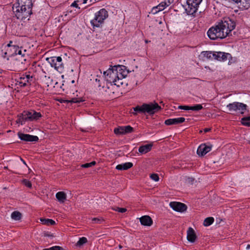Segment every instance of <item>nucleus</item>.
<instances>
[{
  "label": "nucleus",
  "instance_id": "obj_1",
  "mask_svg": "<svg viewBox=\"0 0 250 250\" xmlns=\"http://www.w3.org/2000/svg\"><path fill=\"white\" fill-rule=\"evenodd\" d=\"M236 23L234 20L229 18H226L218 24L210 27L207 34L212 40L217 39H222L231 35V32L235 28Z\"/></svg>",
  "mask_w": 250,
  "mask_h": 250
},
{
  "label": "nucleus",
  "instance_id": "obj_2",
  "mask_svg": "<svg viewBox=\"0 0 250 250\" xmlns=\"http://www.w3.org/2000/svg\"><path fill=\"white\" fill-rule=\"evenodd\" d=\"M42 117V114L41 112H38L34 110L24 111L18 115V118L16 121V123L22 125L27 121L32 122L39 121Z\"/></svg>",
  "mask_w": 250,
  "mask_h": 250
},
{
  "label": "nucleus",
  "instance_id": "obj_3",
  "mask_svg": "<svg viewBox=\"0 0 250 250\" xmlns=\"http://www.w3.org/2000/svg\"><path fill=\"white\" fill-rule=\"evenodd\" d=\"M134 111L146 114L147 113L150 115H153L155 113L161 110V107L156 103H150L149 104H143L142 105H137L133 108Z\"/></svg>",
  "mask_w": 250,
  "mask_h": 250
},
{
  "label": "nucleus",
  "instance_id": "obj_4",
  "mask_svg": "<svg viewBox=\"0 0 250 250\" xmlns=\"http://www.w3.org/2000/svg\"><path fill=\"white\" fill-rule=\"evenodd\" d=\"M122 67H125V66H114L111 69H108L104 72V77L108 83L113 84L117 78H118L119 72H122L123 69Z\"/></svg>",
  "mask_w": 250,
  "mask_h": 250
},
{
  "label": "nucleus",
  "instance_id": "obj_5",
  "mask_svg": "<svg viewBox=\"0 0 250 250\" xmlns=\"http://www.w3.org/2000/svg\"><path fill=\"white\" fill-rule=\"evenodd\" d=\"M108 16L107 11L104 8H102L95 13V17L91 21L90 23L93 28L99 27Z\"/></svg>",
  "mask_w": 250,
  "mask_h": 250
},
{
  "label": "nucleus",
  "instance_id": "obj_6",
  "mask_svg": "<svg viewBox=\"0 0 250 250\" xmlns=\"http://www.w3.org/2000/svg\"><path fill=\"white\" fill-rule=\"evenodd\" d=\"M202 0H187L186 4L183 5L185 12L188 15L194 16Z\"/></svg>",
  "mask_w": 250,
  "mask_h": 250
},
{
  "label": "nucleus",
  "instance_id": "obj_7",
  "mask_svg": "<svg viewBox=\"0 0 250 250\" xmlns=\"http://www.w3.org/2000/svg\"><path fill=\"white\" fill-rule=\"evenodd\" d=\"M16 6L15 4H13L12 7L13 11L15 13L16 17L23 21L25 20H29L31 14L28 12V10L24 9L22 7L19 6L17 7Z\"/></svg>",
  "mask_w": 250,
  "mask_h": 250
},
{
  "label": "nucleus",
  "instance_id": "obj_8",
  "mask_svg": "<svg viewBox=\"0 0 250 250\" xmlns=\"http://www.w3.org/2000/svg\"><path fill=\"white\" fill-rule=\"evenodd\" d=\"M227 107L229 109V111H237L241 110L240 113L243 114L244 111L247 109V105L242 103L233 102L228 104Z\"/></svg>",
  "mask_w": 250,
  "mask_h": 250
},
{
  "label": "nucleus",
  "instance_id": "obj_9",
  "mask_svg": "<svg viewBox=\"0 0 250 250\" xmlns=\"http://www.w3.org/2000/svg\"><path fill=\"white\" fill-rule=\"evenodd\" d=\"M33 80V77L29 75H22L17 80V83H19L21 87H25L27 85L31 84V82Z\"/></svg>",
  "mask_w": 250,
  "mask_h": 250
},
{
  "label": "nucleus",
  "instance_id": "obj_10",
  "mask_svg": "<svg viewBox=\"0 0 250 250\" xmlns=\"http://www.w3.org/2000/svg\"><path fill=\"white\" fill-rule=\"evenodd\" d=\"M212 147V145L202 144L199 146L197 150V154L199 156H204L211 150Z\"/></svg>",
  "mask_w": 250,
  "mask_h": 250
},
{
  "label": "nucleus",
  "instance_id": "obj_11",
  "mask_svg": "<svg viewBox=\"0 0 250 250\" xmlns=\"http://www.w3.org/2000/svg\"><path fill=\"white\" fill-rule=\"evenodd\" d=\"M169 205L174 210L178 212H182L187 209V205L180 202H171Z\"/></svg>",
  "mask_w": 250,
  "mask_h": 250
},
{
  "label": "nucleus",
  "instance_id": "obj_12",
  "mask_svg": "<svg viewBox=\"0 0 250 250\" xmlns=\"http://www.w3.org/2000/svg\"><path fill=\"white\" fill-rule=\"evenodd\" d=\"M18 136L21 140L24 141L37 142L39 140V138L37 136H33L30 134H24L21 132H19L18 133Z\"/></svg>",
  "mask_w": 250,
  "mask_h": 250
},
{
  "label": "nucleus",
  "instance_id": "obj_13",
  "mask_svg": "<svg viewBox=\"0 0 250 250\" xmlns=\"http://www.w3.org/2000/svg\"><path fill=\"white\" fill-rule=\"evenodd\" d=\"M9 51L12 54V57L15 55H18V56L21 55V56H24L26 52V50L23 49L22 47H20L17 45L11 47V48H9Z\"/></svg>",
  "mask_w": 250,
  "mask_h": 250
},
{
  "label": "nucleus",
  "instance_id": "obj_14",
  "mask_svg": "<svg viewBox=\"0 0 250 250\" xmlns=\"http://www.w3.org/2000/svg\"><path fill=\"white\" fill-rule=\"evenodd\" d=\"M230 57L229 53L222 52H213V58L219 61H226Z\"/></svg>",
  "mask_w": 250,
  "mask_h": 250
},
{
  "label": "nucleus",
  "instance_id": "obj_15",
  "mask_svg": "<svg viewBox=\"0 0 250 250\" xmlns=\"http://www.w3.org/2000/svg\"><path fill=\"white\" fill-rule=\"evenodd\" d=\"M128 72H126L125 71L123 70L122 72H119L118 78L116 79V82L113 83V84L116 85L117 87H120L121 85H123L124 83H125V85H127V83H125V81L124 79L126 76V74Z\"/></svg>",
  "mask_w": 250,
  "mask_h": 250
},
{
  "label": "nucleus",
  "instance_id": "obj_16",
  "mask_svg": "<svg viewBox=\"0 0 250 250\" xmlns=\"http://www.w3.org/2000/svg\"><path fill=\"white\" fill-rule=\"evenodd\" d=\"M185 121V118L179 117L177 118L168 119L165 120V124L167 125H177L183 123Z\"/></svg>",
  "mask_w": 250,
  "mask_h": 250
},
{
  "label": "nucleus",
  "instance_id": "obj_17",
  "mask_svg": "<svg viewBox=\"0 0 250 250\" xmlns=\"http://www.w3.org/2000/svg\"><path fill=\"white\" fill-rule=\"evenodd\" d=\"M140 221L142 225L145 226H151L153 224V220L148 215H144L140 218Z\"/></svg>",
  "mask_w": 250,
  "mask_h": 250
},
{
  "label": "nucleus",
  "instance_id": "obj_18",
  "mask_svg": "<svg viewBox=\"0 0 250 250\" xmlns=\"http://www.w3.org/2000/svg\"><path fill=\"white\" fill-rule=\"evenodd\" d=\"M196 238L197 236L194 230L192 228L189 227L187 231L188 240L190 242L193 243L195 241Z\"/></svg>",
  "mask_w": 250,
  "mask_h": 250
},
{
  "label": "nucleus",
  "instance_id": "obj_19",
  "mask_svg": "<svg viewBox=\"0 0 250 250\" xmlns=\"http://www.w3.org/2000/svg\"><path fill=\"white\" fill-rule=\"evenodd\" d=\"M237 7L242 10L248 9L250 7V0H239Z\"/></svg>",
  "mask_w": 250,
  "mask_h": 250
},
{
  "label": "nucleus",
  "instance_id": "obj_20",
  "mask_svg": "<svg viewBox=\"0 0 250 250\" xmlns=\"http://www.w3.org/2000/svg\"><path fill=\"white\" fill-rule=\"evenodd\" d=\"M14 4L17 6L22 7L24 5H26V7L29 6H33V3L32 0H16Z\"/></svg>",
  "mask_w": 250,
  "mask_h": 250
},
{
  "label": "nucleus",
  "instance_id": "obj_21",
  "mask_svg": "<svg viewBox=\"0 0 250 250\" xmlns=\"http://www.w3.org/2000/svg\"><path fill=\"white\" fill-rule=\"evenodd\" d=\"M152 146V144L141 146L139 147L138 151L142 154H146L151 150Z\"/></svg>",
  "mask_w": 250,
  "mask_h": 250
},
{
  "label": "nucleus",
  "instance_id": "obj_22",
  "mask_svg": "<svg viewBox=\"0 0 250 250\" xmlns=\"http://www.w3.org/2000/svg\"><path fill=\"white\" fill-rule=\"evenodd\" d=\"M133 167V164L131 162H127L122 164L118 165L116 168L119 170H127Z\"/></svg>",
  "mask_w": 250,
  "mask_h": 250
},
{
  "label": "nucleus",
  "instance_id": "obj_23",
  "mask_svg": "<svg viewBox=\"0 0 250 250\" xmlns=\"http://www.w3.org/2000/svg\"><path fill=\"white\" fill-rule=\"evenodd\" d=\"M84 101L82 97H75L72 98L70 100H62L61 99L60 101L61 103H77L79 104Z\"/></svg>",
  "mask_w": 250,
  "mask_h": 250
},
{
  "label": "nucleus",
  "instance_id": "obj_24",
  "mask_svg": "<svg viewBox=\"0 0 250 250\" xmlns=\"http://www.w3.org/2000/svg\"><path fill=\"white\" fill-rule=\"evenodd\" d=\"M47 62L50 64L52 67H54L55 65H56L57 62L61 60V57H52L50 58H47L46 59Z\"/></svg>",
  "mask_w": 250,
  "mask_h": 250
},
{
  "label": "nucleus",
  "instance_id": "obj_25",
  "mask_svg": "<svg viewBox=\"0 0 250 250\" xmlns=\"http://www.w3.org/2000/svg\"><path fill=\"white\" fill-rule=\"evenodd\" d=\"M56 197L60 203H63L66 199V195L64 192L60 191L56 193Z\"/></svg>",
  "mask_w": 250,
  "mask_h": 250
},
{
  "label": "nucleus",
  "instance_id": "obj_26",
  "mask_svg": "<svg viewBox=\"0 0 250 250\" xmlns=\"http://www.w3.org/2000/svg\"><path fill=\"white\" fill-rule=\"evenodd\" d=\"M165 5H164V4L163 2H161L159 5H158L156 7H154L151 9V13L153 14H155L159 12V11L163 10L165 8Z\"/></svg>",
  "mask_w": 250,
  "mask_h": 250
},
{
  "label": "nucleus",
  "instance_id": "obj_27",
  "mask_svg": "<svg viewBox=\"0 0 250 250\" xmlns=\"http://www.w3.org/2000/svg\"><path fill=\"white\" fill-rule=\"evenodd\" d=\"M40 220L42 224L48 226H53L56 224L53 220L50 219L41 218Z\"/></svg>",
  "mask_w": 250,
  "mask_h": 250
},
{
  "label": "nucleus",
  "instance_id": "obj_28",
  "mask_svg": "<svg viewBox=\"0 0 250 250\" xmlns=\"http://www.w3.org/2000/svg\"><path fill=\"white\" fill-rule=\"evenodd\" d=\"M54 68L57 70L58 72L61 73L63 70V64L62 62V59L61 58V60L58 62H57L56 65H55Z\"/></svg>",
  "mask_w": 250,
  "mask_h": 250
},
{
  "label": "nucleus",
  "instance_id": "obj_29",
  "mask_svg": "<svg viewBox=\"0 0 250 250\" xmlns=\"http://www.w3.org/2000/svg\"><path fill=\"white\" fill-rule=\"evenodd\" d=\"M11 217L12 219L16 221H19L21 218V213L19 211H14L12 213Z\"/></svg>",
  "mask_w": 250,
  "mask_h": 250
},
{
  "label": "nucleus",
  "instance_id": "obj_30",
  "mask_svg": "<svg viewBox=\"0 0 250 250\" xmlns=\"http://www.w3.org/2000/svg\"><path fill=\"white\" fill-rule=\"evenodd\" d=\"M201 55L208 59H212L213 58V52L212 51H202Z\"/></svg>",
  "mask_w": 250,
  "mask_h": 250
},
{
  "label": "nucleus",
  "instance_id": "obj_31",
  "mask_svg": "<svg viewBox=\"0 0 250 250\" xmlns=\"http://www.w3.org/2000/svg\"><path fill=\"white\" fill-rule=\"evenodd\" d=\"M214 222V218L212 217H209L206 218L204 221V225L205 226H209L211 225Z\"/></svg>",
  "mask_w": 250,
  "mask_h": 250
},
{
  "label": "nucleus",
  "instance_id": "obj_32",
  "mask_svg": "<svg viewBox=\"0 0 250 250\" xmlns=\"http://www.w3.org/2000/svg\"><path fill=\"white\" fill-rule=\"evenodd\" d=\"M114 132L116 135L125 134L123 126H119L118 127L115 128L114 129Z\"/></svg>",
  "mask_w": 250,
  "mask_h": 250
},
{
  "label": "nucleus",
  "instance_id": "obj_33",
  "mask_svg": "<svg viewBox=\"0 0 250 250\" xmlns=\"http://www.w3.org/2000/svg\"><path fill=\"white\" fill-rule=\"evenodd\" d=\"M2 56L3 58H6L7 60H9V58L12 57V54L9 51V49H6L5 52L2 53Z\"/></svg>",
  "mask_w": 250,
  "mask_h": 250
},
{
  "label": "nucleus",
  "instance_id": "obj_34",
  "mask_svg": "<svg viewBox=\"0 0 250 250\" xmlns=\"http://www.w3.org/2000/svg\"><path fill=\"white\" fill-rule=\"evenodd\" d=\"M203 106L202 104H195L193 106H190L189 110H191L193 111H199L203 109Z\"/></svg>",
  "mask_w": 250,
  "mask_h": 250
},
{
  "label": "nucleus",
  "instance_id": "obj_35",
  "mask_svg": "<svg viewBox=\"0 0 250 250\" xmlns=\"http://www.w3.org/2000/svg\"><path fill=\"white\" fill-rule=\"evenodd\" d=\"M87 242V238L86 237H83L79 239V241L77 243V246L79 247L81 246L83 244H85Z\"/></svg>",
  "mask_w": 250,
  "mask_h": 250
},
{
  "label": "nucleus",
  "instance_id": "obj_36",
  "mask_svg": "<svg viewBox=\"0 0 250 250\" xmlns=\"http://www.w3.org/2000/svg\"><path fill=\"white\" fill-rule=\"evenodd\" d=\"M124 134L131 133L133 131V128L130 125L123 126Z\"/></svg>",
  "mask_w": 250,
  "mask_h": 250
},
{
  "label": "nucleus",
  "instance_id": "obj_37",
  "mask_svg": "<svg viewBox=\"0 0 250 250\" xmlns=\"http://www.w3.org/2000/svg\"><path fill=\"white\" fill-rule=\"evenodd\" d=\"M95 164H96V162L92 161L90 163H86V164L82 165V167H84V168H88V167H91L95 165Z\"/></svg>",
  "mask_w": 250,
  "mask_h": 250
},
{
  "label": "nucleus",
  "instance_id": "obj_38",
  "mask_svg": "<svg viewBox=\"0 0 250 250\" xmlns=\"http://www.w3.org/2000/svg\"><path fill=\"white\" fill-rule=\"evenodd\" d=\"M22 184L28 188L32 187V184L30 181L27 179H23L22 181Z\"/></svg>",
  "mask_w": 250,
  "mask_h": 250
},
{
  "label": "nucleus",
  "instance_id": "obj_39",
  "mask_svg": "<svg viewBox=\"0 0 250 250\" xmlns=\"http://www.w3.org/2000/svg\"><path fill=\"white\" fill-rule=\"evenodd\" d=\"M114 210L117 211L119 212L124 213L126 211L127 209L125 208H121L119 207H116L112 208Z\"/></svg>",
  "mask_w": 250,
  "mask_h": 250
},
{
  "label": "nucleus",
  "instance_id": "obj_40",
  "mask_svg": "<svg viewBox=\"0 0 250 250\" xmlns=\"http://www.w3.org/2000/svg\"><path fill=\"white\" fill-rule=\"evenodd\" d=\"M42 250H64L62 247L60 246H54L49 249H44Z\"/></svg>",
  "mask_w": 250,
  "mask_h": 250
},
{
  "label": "nucleus",
  "instance_id": "obj_41",
  "mask_svg": "<svg viewBox=\"0 0 250 250\" xmlns=\"http://www.w3.org/2000/svg\"><path fill=\"white\" fill-rule=\"evenodd\" d=\"M150 177L151 178V179L156 182L158 181L159 180V175L156 173L151 174L150 176Z\"/></svg>",
  "mask_w": 250,
  "mask_h": 250
},
{
  "label": "nucleus",
  "instance_id": "obj_42",
  "mask_svg": "<svg viewBox=\"0 0 250 250\" xmlns=\"http://www.w3.org/2000/svg\"><path fill=\"white\" fill-rule=\"evenodd\" d=\"M25 55L24 56H21V55H20L18 56L16 59L19 60L21 62V63H24V62H26V59L25 58Z\"/></svg>",
  "mask_w": 250,
  "mask_h": 250
},
{
  "label": "nucleus",
  "instance_id": "obj_43",
  "mask_svg": "<svg viewBox=\"0 0 250 250\" xmlns=\"http://www.w3.org/2000/svg\"><path fill=\"white\" fill-rule=\"evenodd\" d=\"M162 2L164 4V5H165V7H167L173 2V0H165L164 1Z\"/></svg>",
  "mask_w": 250,
  "mask_h": 250
},
{
  "label": "nucleus",
  "instance_id": "obj_44",
  "mask_svg": "<svg viewBox=\"0 0 250 250\" xmlns=\"http://www.w3.org/2000/svg\"><path fill=\"white\" fill-rule=\"evenodd\" d=\"M92 220L97 223H101L104 221L102 217L93 218L92 219Z\"/></svg>",
  "mask_w": 250,
  "mask_h": 250
},
{
  "label": "nucleus",
  "instance_id": "obj_45",
  "mask_svg": "<svg viewBox=\"0 0 250 250\" xmlns=\"http://www.w3.org/2000/svg\"><path fill=\"white\" fill-rule=\"evenodd\" d=\"M33 6H29L28 7H26V5H24L22 6L24 9H26V10H28V12L30 13V14H32V10Z\"/></svg>",
  "mask_w": 250,
  "mask_h": 250
},
{
  "label": "nucleus",
  "instance_id": "obj_46",
  "mask_svg": "<svg viewBox=\"0 0 250 250\" xmlns=\"http://www.w3.org/2000/svg\"><path fill=\"white\" fill-rule=\"evenodd\" d=\"M190 106L188 105H179L178 108L180 109H183L185 110H189Z\"/></svg>",
  "mask_w": 250,
  "mask_h": 250
},
{
  "label": "nucleus",
  "instance_id": "obj_47",
  "mask_svg": "<svg viewBox=\"0 0 250 250\" xmlns=\"http://www.w3.org/2000/svg\"><path fill=\"white\" fill-rule=\"evenodd\" d=\"M250 121V116H248V117H243L241 119V124H242V123H244L245 122H248V121Z\"/></svg>",
  "mask_w": 250,
  "mask_h": 250
},
{
  "label": "nucleus",
  "instance_id": "obj_48",
  "mask_svg": "<svg viewBox=\"0 0 250 250\" xmlns=\"http://www.w3.org/2000/svg\"><path fill=\"white\" fill-rule=\"evenodd\" d=\"M70 7H76L79 9H80V7L77 4V1H74L70 5Z\"/></svg>",
  "mask_w": 250,
  "mask_h": 250
},
{
  "label": "nucleus",
  "instance_id": "obj_49",
  "mask_svg": "<svg viewBox=\"0 0 250 250\" xmlns=\"http://www.w3.org/2000/svg\"><path fill=\"white\" fill-rule=\"evenodd\" d=\"M44 236L51 237V238H53L54 237L53 234H50L48 232H45L44 233Z\"/></svg>",
  "mask_w": 250,
  "mask_h": 250
},
{
  "label": "nucleus",
  "instance_id": "obj_50",
  "mask_svg": "<svg viewBox=\"0 0 250 250\" xmlns=\"http://www.w3.org/2000/svg\"><path fill=\"white\" fill-rule=\"evenodd\" d=\"M12 43V42L10 41L9 42V43L6 45V47H7V49H9V48H10L11 47L14 46V45H13L11 44Z\"/></svg>",
  "mask_w": 250,
  "mask_h": 250
},
{
  "label": "nucleus",
  "instance_id": "obj_51",
  "mask_svg": "<svg viewBox=\"0 0 250 250\" xmlns=\"http://www.w3.org/2000/svg\"><path fill=\"white\" fill-rule=\"evenodd\" d=\"M242 125H243L250 127V122H245L244 123H242Z\"/></svg>",
  "mask_w": 250,
  "mask_h": 250
},
{
  "label": "nucleus",
  "instance_id": "obj_52",
  "mask_svg": "<svg viewBox=\"0 0 250 250\" xmlns=\"http://www.w3.org/2000/svg\"><path fill=\"white\" fill-rule=\"evenodd\" d=\"M210 130H211L210 128H205L204 129V131L205 133L209 132Z\"/></svg>",
  "mask_w": 250,
  "mask_h": 250
},
{
  "label": "nucleus",
  "instance_id": "obj_53",
  "mask_svg": "<svg viewBox=\"0 0 250 250\" xmlns=\"http://www.w3.org/2000/svg\"><path fill=\"white\" fill-rule=\"evenodd\" d=\"M229 1H233V2H235L238 5V4L239 2V0H229Z\"/></svg>",
  "mask_w": 250,
  "mask_h": 250
},
{
  "label": "nucleus",
  "instance_id": "obj_54",
  "mask_svg": "<svg viewBox=\"0 0 250 250\" xmlns=\"http://www.w3.org/2000/svg\"><path fill=\"white\" fill-rule=\"evenodd\" d=\"M72 10H68L67 11V12H66L65 13H64V16H67V13H72Z\"/></svg>",
  "mask_w": 250,
  "mask_h": 250
},
{
  "label": "nucleus",
  "instance_id": "obj_55",
  "mask_svg": "<svg viewBox=\"0 0 250 250\" xmlns=\"http://www.w3.org/2000/svg\"><path fill=\"white\" fill-rule=\"evenodd\" d=\"M189 182H193L194 179L192 178H188Z\"/></svg>",
  "mask_w": 250,
  "mask_h": 250
},
{
  "label": "nucleus",
  "instance_id": "obj_56",
  "mask_svg": "<svg viewBox=\"0 0 250 250\" xmlns=\"http://www.w3.org/2000/svg\"><path fill=\"white\" fill-rule=\"evenodd\" d=\"M21 160L22 161L23 163L27 167V165H26L25 162L22 159V158H21Z\"/></svg>",
  "mask_w": 250,
  "mask_h": 250
},
{
  "label": "nucleus",
  "instance_id": "obj_57",
  "mask_svg": "<svg viewBox=\"0 0 250 250\" xmlns=\"http://www.w3.org/2000/svg\"><path fill=\"white\" fill-rule=\"evenodd\" d=\"M87 0H83V4H85V3H86L87 2Z\"/></svg>",
  "mask_w": 250,
  "mask_h": 250
},
{
  "label": "nucleus",
  "instance_id": "obj_58",
  "mask_svg": "<svg viewBox=\"0 0 250 250\" xmlns=\"http://www.w3.org/2000/svg\"><path fill=\"white\" fill-rule=\"evenodd\" d=\"M250 249V245H248L247 246V249Z\"/></svg>",
  "mask_w": 250,
  "mask_h": 250
},
{
  "label": "nucleus",
  "instance_id": "obj_59",
  "mask_svg": "<svg viewBox=\"0 0 250 250\" xmlns=\"http://www.w3.org/2000/svg\"><path fill=\"white\" fill-rule=\"evenodd\" d=\"M13 173H15L16 174H20L21 173H19V172H13Z\"/></svg>",
  "mask_w": 250,
  "mask_h": 250
},
{
  "label": "nucleus",
  "instance_id": "obj_60",
  "mask_svg": "<svg viewBox=\"0 0 250 250\" xmlns=\"http://www.w3.org/2000/svg\"><path fill=\"white\" fill-rule=\"evenodd\" d=\"M75 83V81H74V80H73V81H72V83Z\"/></svg>",
  "mask_w": 250,
  "mask_h": 250
},
{
  "label": "nucleus",
  "instance_id": "obj_61",
  "mask_svg": "<svg viewBox=\"0 0 250 250\" xmlns=\"http://www.w3.org/2000/svg\"><path fill=\"white\" fill-rule=\"evenodd\" d=\"M4 168H5V169H7V167H4Z\"/></svg>",
  "mask_w": 250,
  "mask_h": 250
},
{
  "label": "nucleus",
  "instance_id": "obj_62",
  "mask_svg": "<svg viewBox=\"0 0 250 250\" xmlns=\"http://www.w3.org/2000/svg\"><path fill=\"white\" fill-rule=\"evenodd\" d=\"M96 81L100 82V80H97V79H96Z\"/></svg>",
  "mask_w": 250,
  "mask_h": 250
},
{
  "label": "nucleus",
  "instance_id": "obj_63",
  "mask_svg": "<svg viewBox=\"0 0 250 250\" xmlns=\"http://www.w3.org/2000/svg\"><path fill=\"white\" fill-rule=\"evenodd\" d=\"M96 81L100 82V80H97V79H96Z\"/></svg>",
  "mask_w": 250,
  "mask_h": 250
},
{
  "label": "nucleus",
  "instance_id": "obj_64",
  "mask_svg": "<svg viewBox=\"0 0 250 250\" xmlns=\"http://www.w3.org/2000/svg\"><path fill=\"white\" fill-rule=\"evenodd\" d=\"M96 81L100 82V80H97V79H96Z\"/></svg>",
  "mask_w": 250,
  "mask_h": 250
}]
</instances>
